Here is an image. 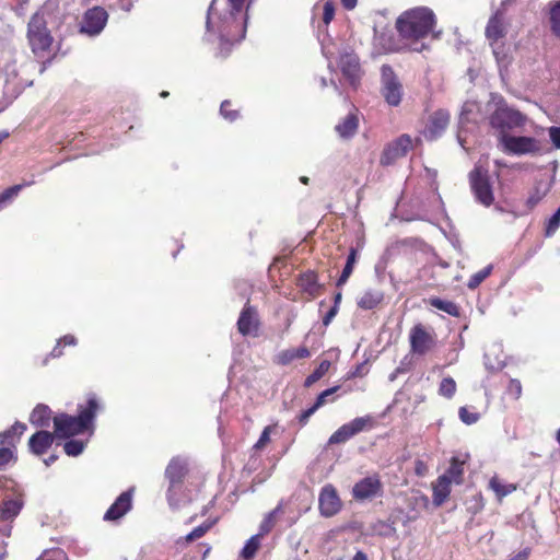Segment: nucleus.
Wrapping results in <instances>:
<instances>
[{"label":"nucleus","instance_id":"nucleus-1","mask_svg":"<svg viewBox=\"0 0 560 560\" xmlns=\"http://www.w3.org/2000/svg\"><path fill=\"white\" fill-rule=\"evenodd\" d=\"M254 0H212L206 19V38L218 39L221 51L240 43L246 34L248 8Z\"/></svg>","mask_w":560,"mask_h":560},{"label":"nucleus","instance_id":"nucleus-2","mask_svg":"<svg viewBox=\"0 0 560 560\" xmlns=\"http://www.w3.org/2000/svg\"><path fill=\"white\" fill-rule=\"evenodd\" d=\"M101 406L94 395H91L85 406H79L78 416L60 413L54 418L55 434L68 439L93 428V422Z\"/></svg>","mask_w":560,"mask_h":560},{"label":"nucleus","instance_id":"nucleus-3","mask_svg":"<svg viewBox=\"0 0 560 560\" xmlns=\"http://www.w3.org/2000/svg\"><path fill=\"white\" fill-rule=\"evenodd\" d=\"M435 23L433 11L425 7L415 8L404 12L397 19V30L405 39L418 42L427 37Z\"/></svg>","mask_w":560,"mask_h":560},{"label":"nucleus","instance_id":"nucleus-4","mask_svg":"<svg viewBox=\"0 0 560 560\" xmlns=\"http://www.w3.org/2000/svg\"><path fill=\"white\" fill-rule=\"evenodd\" d=\"M0 537H10L12 522L20 514L24 501L22 493L14 489L13 481L0 480Z\"/></svg>","mask_w":560,"mask_h":560},{"label":"nucleus","instance_id":"nucleus-5","mask_svg":"<svg viewBox=\"0 0 560 560\" xmlns=\"http://www.w3.org/2000/svg\"><path fill=\"white\" fill-rule=\"evenodd\" d=\"M48 7L40 8L34 13L27 25V39L32 51L36 56H43L52 44V36L48 30Z\"/></svg>","mask_w":560,"mask_h":560},{"label":"nucleus","instance_id":"nucleus-6","mask_svg":"<svg viewBox=\"0 0 560 560\" xmlns=\"http://www.w3.org/2000/svg\"><path fill=\"white\" fill-rule=\"evenodd\" d=\"M527 121V117L520 110L508 106L500 100L497 108L489 117L490 126L499 132V138L509 135L510 130L523 127Z\"/></svg>","mask_w":560,"mask_h":560},{"label":"nucleus","instance_id":"nucleus-7","mask_svg":"<svg viewBox=\"0 0 560 560\" xmlns=\"http://www.w3.org/2000/svg\"><path fill=\"white\" fill-rule=\"evenodd\" d=\"M187 472V462L180 457H174L165 469V477L168 480L166 492L168 504L172 508H178L180 503L179 494L182 492L183 479Z\"/></svg>","mask_w":560,"mask_h":560},{"label":"nucleus","instance_id":"nucleus-8","mask_svg":"<svg viewBox=\"0 0 560 560\" xmlns=\"http://www.w3.org/2000/svg\"><path fill=\"white\" fill-rule=\"evenodd\" d=\"M503 151L513 155H535L541 152V142L534 137L503 135L499 138Z\"/></svg>","mask_w":560,"mask_h":560},{"label":"nucleus","instance_id":"nucleus-9","mask_svg":"<svg viewBox=\"0 0 560 560\" xmlns=\"http://www.w3.org/2000/svg\"><path fill=\"white\" fill-rule=\"evenodd\" d=\"M469 183L475 199L485 207H490L494 201L492 185L488 171L476 165L469 173Z\"/></svg>","mask_w":560,"mask_h":560},{"label":"nucleus","instance_id":"nucleus-10","mask_svg":"<svg viewBox=\"0 0 560 560\" xmlns=\"http://www.w3.org/2000/svg\"><path fill=\"white\" fill-rule=\"evenodd\" d=\"M381 93L389 106H398L401 102L404 94L402 84L388 65L381 67Z\"/></svg>","mask_w":560,"mask_h":560},{"label":"nucleus","instance_id":"nucleus-11","mask_svg":"<svg viewBox=\"0 0 560 560\" xmlns=\"http://www.w3.org/2000/svg\"><path fill=\"white\" fill-rule=\"evenodd\" d=\"M108 20L107 11L101 7L89 9L81 21L80 33L88 36H96L104 30Z\"/></svg>","mask_w":560,"mask_h":560},{"label":"nucleus","instance_id":"nucleus-12","mask_svg":"<svg viewBox=\"0 0 560 560\" xmlns=\"http://www.w3.org/2000/svg\"><path fill=\"white\" fill-rule=\"evenodd\" d=\"M337 63L343 77L355 86L361 78V66L357 54L353 50L343 49L339 51Z\"/></svg>","mask_w":560,"mask_h":560},{"label":"nucleus","instance_id":"nucleus-13","mask_svg":"<svg viewBox=\"0 0 560 560\" xmlns=\"http://www.w3.org/2000/svg\"><path fill=\"white\" fill-rule=\"evenodd\" d=\"M412 148V139L408 135H401L396 140L387 144L381 155V164L388 166L394 164L398 159L405 156Z\"/></svg>","mask_w":560,"mask_h":560},{"label":"nucleus","instance_id":"nucleus-14","mask_svg":"<svg viewBox=\"0 0 560 560\" xmlns=\"http://www.w3.org/2000/svg\"><path fill=\"white\" fill-rule=\"evenodd\" d=\"M383 485L377 475L368 476L358 481L352 489V495L358 501L372 500L382 495Z\"/></svg>","mask_w":560,"mask_h":560},{"label":"nucleus","instance_id":"nucleus-15","mask_svg":"<svg viewBox=\"0 0 560 560\" xmlns=\"http://www.w3.org/2000/svg\"><path fill=\"white\" fill-rule=\"evenodd\" d=\"M411 351L423 355L434 346L433 336L422 325H416L409 335Z\"/></svg>","mask_w":560,"mask_h":560},{"label":"nucleus","instance_id":"nucleus-16","mask_svg":"<svg viewBox=\"0 0 560 560\" xmlns=\"http://www.w3.org/2000/svg\"><path fill=\"white\" fill-rule=\"evenodd\" d=\"M237 330L242 336H258L259 318L255 307L245 305L237 320Z\"/></svg>","mask_w":560,"mask_h":560},{"label":"nucleus","instance_id":"nucleus-17","mask_svg":"<svg viewBox=\"0 0 560 560\" xmlns=\"http://www.w3.org/2000/svg\"><path fill=\"white\" fill-rule=\"evenodd\" d=\"M319 510L325 517L337 514L341 508L340 499L331 485H326L319 493Z\"/></svg>","mask_w":560,"mask_h":560},{"label":"nucleus","instance_id":"nucleus-18","mask_svg":"<svg viewBox=\"0 0 560 560\" xmlns=\"http://www.w3.org/2000/svg\"><path fill=\"white\" fill-rule=\"evenodd\" d=\"M450 122V114L446 110L440 109L433 113L428 121L422 135L427 140L438 139L446 129Z\"/></svg>","mask_w":560,"mask_h":560},{"label":"nucleus","instance_id":"nucleus-19","mask_svg":"<svg viewBox=\"0 0 560 560\" xmlns=\"http://www.w3.org/2000/svg\"><path fill=\"white\" fill-rule=\"evenodd\" d=\"M132 489L122 492L104 514L105 521H117L132 508Z\"/></svg>","mask_w":560,"mask_h":560},{"label":"nucleus","instance_id":"nucleus-20","mask_svg":"<svg viewBox=\"0 0 560 560\" xmlns=\"http://www.w3.org/2000/svg\"><path fill=\"white\" fill-rule=\"evenodd\" d=\"M54 434L40 430L30 438L28 446L34 454L42 455L51 446Z\"/></svg>","mask_w":560,"mask_h":560},{"label":"nucleus","instance_id":"nucleus-21","mask_svg":"<svg viewBox=\"0 0 560 560\" xmlns=\"http://www.w3.org/2000/svg\"><path fill=\"white\" fill-rule=\"evenodd\" d=\"M359 128V118L355 114H348L339 124L336 125L335 130L342 139L352 138Z\"/></svg>","mask_w":560,"mask_h":560},{"label":"nucleus","instance_id":"nucleus-22","mask_svg":"<svg viewBox=\"0 0 560 560\" xmlns=\"http://www.w3.org/2000/svg\"><path fill=\"white\" fill-rule=\"evenodd\" d=\"M503 15L497 11L489 20L486 27V36L491 42H497L504 36Z\"/></svg>","mask_w":560,"mask_h":560},{"label":"nucleus","instance_id":"nucleus-23","mask_svg":"<svg viewBox=\"0 0 560 560\" xmlns=\"http://www.w3.org/2000/svg\"><path fill=\"white\" fill-rule=\"evenodd\" d=\"M451 482L446 479V476H440L438 480L433 483V503L436 506L442 505L451 493Z\"/></svg>","mask_w":560,"mask_h":560},{"label":"nucleus","instance_id":"nucleus-24","mask_svg":"<svg viewBox=\"0 0 560 560\" xmlns=\"http://www.w3.org/2000/svg\"><path fill=\"white\" fill-rule=\"evenodd\" d=\"M465 463L466 458L453 456L451 459L450 467L442 476H446V479L455 485H460L463 482Z\"/></svg>","mask_w":560,"mask_h":560},{"label":"nucleus","instance_id":"nucleus-25","mask_svg":"<svg viewBox=\"0 0 560 560\" xmlns=\"http://www.w3.org/2000/svg\"><path fill=\"white\" fill-rule=\"evenodd\" d=\"M384 299L381 290L369 289L358 300V306L362 310L375 308Z\"/></svg>","mask_w":560,"mask_h":560},{"label":"nucleus","instance_id":"nucleus-26","mask_svg":"<svg viewBox=\"0 0 560 560\" xmlns=\"http://www.w3.org/2000/svg\"><path fill=\"white\" fill-rule=\"evenodd\" d=\"M480 105L475 101L465 102L459 115V126L464 128L468 122H477Z\"/></svg>","mask_w":560,"mask_h":560},{"label":"nucleus","instance_id":"nucleus-27","mask_svg":"<svg viewBox=\"0 0 560 560\" xmlns=\"http://www.w3.org/2000/svg\"><path fill=\"white\" fill-rule=\"evenodd\" d=\"M50 417V408L46 405L39 404L33 409L30 416V422L35 427L45 428L49 425Z\"/></svg>","mask_w":560,"mask_h":560},{"label":"nucleus","instance_id":"nucleus-28","mask_svg":"<svg viewBox=\"0 0 560 560\" xmlns=\"http://www.w3.org/2000/svg\"><path fill=\"white\" fill-rule=\"evenodd\" d=\"M26 425L22 422L16 421L11 428L8 430L0 432V443L15 445L21 435L25 432Z\"/></svg>","mask_w":560,"mask_h":560},{"label":"nucleus","instance_id":"nucleus-29","mask_svg":"<svg viewBox=\"0 0 560 560\" xmlns=\"http://www.w3.org/2000/svg\"><path fill=\"white\" fill-rule=\"evenodd\" d=\"M18 460L15 445L0 443V471L13 466Z\"/></svg>","mask_w":560,"mask_h":560},{"label":"nucleus","instance_id":"nucleus-30","mask_svg":"<svg viewBox=\"0 0 560 560\" xmlns=\"http://www.w3.org/2000/svg\"><path fill=\"white\" fill-rule=\"evenodd\" d=\"M311 355L310 350L306 347H299L287 349L280 352L277 357L278 363L287 365L295 359H305Z\"/></svg>","mask_w":560,"mask_h":560},{"label":"nucleus","instance_id":"nucleus-31","mask_svg":"<svg viewBox=\"0 0 560 560\" xmlns=\"http://www.w3.org/2000/svg\"><path fill=\"white\" fill-rule=\"evenodd\" d=\"M299 285L311 295L318 294L320 284L318 283L317 275L314 271H307L301 275Z\"/></svg>","mask_w":560,"mask_h":560},{"label":"nucleus","instance_id":"nucleus-32","mask_svg":"<svg viewBox=\"0 0 560 560\" xmlns=\"http://www.w3.org/2000/svg\"><path fill=\"white\" fill-rule=\"evenodd\" d=\"M489 488L495 493L498 500H502L516 490V485L505 483L498 477H492L489 481Z\"/></svg>","mask_w":560,"mask_h":560},{"label":"nucleus","instance_id":"nucleus-33","mask_svg":"<svg viewBox=\"0 0 560 560\" xmlns=\"http://www.w3.org/2000/svg\"><path fill=\"white\" fill-rule=\"evenodd\" d=\"M283 513L282 502H280L272 511H270L259 525V533L261 536L271 532L276 525L277 517Z\"/></svg>","mask_w":560,"mask_h":560},{"label":"nucleus","instance_id":"nucleus-34","mask_svg":"<svg viewBox=\"0 0 560 560\" xmlns=\"http://www.w3.org/2000/svg\"><path fill=\"white\" fill-rule=\"evenodd\" d=\"M549 22L551 32L560 38V0L549 3Z\"/></svg>","mask_w":560,"mask_h":560},{"label":"nucleus","instance_id":"nucleus-35","mask_svg":"<svg viewBox=\"0 0 560 560\" xmlns=\"http://www.w3.org/2000/svg\"><path fill=\"white\" fill-rule=\"evenodd\" d=\"M355 262H357V249L351 247L349 255L347 257V262L342 269L340 277L337 280V283H336L337 287H342L348 281L349 277L351 276V273L353 271V267H354Z\"/></svg>","mask_w":560,"mask_h":560},{"label":"nucleus","instance_id":"nucleus-36","mask_svg":"<svg viewBox=\"0 0 560 560\" xmlns=\"http://www.w3.org/2000/svg\"><path fill=\"white\" fill-rule=\"evenodd\" d=\"M430 305L440 311L445 312L448 315H452V316L459 315L458 306L454 302L442 300L440 298H432L430 300Z\"/></svg>","mask_w":560,"mask_h":560},{"label":"nucleus","instance_id":"nucleus-37","mask_svg":"<svg viewBox=\"0 0 560 560\" xmlns=\"http://www.w3.org/2000/svg\"><path fill=\"white\" fill-rule=\"evenodd\" d=\"M262 536L260 534H256V535H253L246 542H245V546L243 547L242 551H241V556L248 560V559H252L255 553L257 552V550L259 549V546H260V538Z\"/></svg>","mask_w":560,"mask_h":560},{"label":"nucleus","instance_id":"nucleus-38","mask_svg":"<svg viewBox=\"0 0 560 560\" xmlns=\"http://www.w3.org/2000/svg\"><path fill=\"white\" fill-rule=\"evenodd\" d=\"M352 436H354L353 431L351 430L349 424L346 423V424L341 425L337 431H335L330 435L328 443L329 444L345 443L348 440H350Z\"/></svg>","mask_w":560,"mask_h":560},{"label":"nucleus","instance_id":"nucleus-39","mask_svg":"<svg viewBox=\"0 0 560 560\" xmlns=\"http://www.w3.org/2000/svg\"><path fill=\"white\" fill-rule=\"evenodd\" d=\"M373 418L371 416L358 417L352 421L348 422L349 427L353 431V434L357 435L373 425Z\"/></svg>","mask_w":560,"mask_h":560},{"label":"nucleus","instance_id":"nucleus-40","mask_svg":"<svg viewBox=\"0 0 560 560\" xmlns=\"http://www.w3.org/2000/svg\"><path fill=\"white\" fill-rule=\"evenodd\" d=\"M330 368V362L329 361H323L320 362V364L318 365V368L313 371L306 378H305V382H304V386L305 387H310L312 386L314 383H316L317 381H319L329 370Z\"/></svg>","mask_w":560,"mask_h":560},{"label":"nucleus","instance_id":"nucleus-41","mask_svg":"<svg viewBox=\"0 0 560 560\" xmlns=\"http://www.w3.org/2000/svg\"><path fill=\"white\" fill-rule=\"evenodd\" d=\"M456 392V382L453 377H444L439 386V394L445 398H452Z\"/></svg>","mask_w":560,"mask_h":560},{"label":"nucleus","instance_id":"nucleus-42","mask_svg":"<svg viewBox=\"0 0 560 560\" xmlns=\"http://www.w3.org/2000/svg\"><path fill=\"white\" fill-rule=\"evenodd\" d=\"M491 271H492V266L488 265L483 269L474 273L469 278L467 287L471 290L476 289L486 278H488L490 276Z\"/></svg>","mask_w":560,"mask_h":560},{"label":"nucleus","instance_id":"nucleus-43","mask_svg":"<svg viewBox=\"0 0 560 560\" xmlns=\"http://www.w3.org/2000/svg\"><path fill=\"white\" fill-rule=\"evenodd\" d=\"M546 196V190L540 186H535L530 191L526 199V205L528 209H533L535 206H537L542 198Z\"/></svg>","mask_w":560,"mask_h":560},{"label":"nucleus","instance_id":"nucleus-44","mask_svg":"<svg viewBox=\"0 0 560 560\" xmlns=\"http://www.w3.org/2000/svg\"><path fill=\"white\" fill-rule=\"evenodd\" d=\"M85 447V443L79 440H69L65 443L63 450L68 456H79Z\"/></svg>","mask_w":560,"mask_h":560},{"label":"nucleus","instance_id":"nucleus-45","mask_svg":"<svg viewBox=\"0 0 560 560\" xmlns=\"http://www.w3.org/2000/svg\"><path fill=\"white\" fill-rule=\"evenodd\" d=\"M31 185V183H26V184H20V185H14L8 189H5L2 194H0V197L1 199H3L4 203L7 205L8 202H10L15 196H18V194L20 192V190L24 187V186H28Z\"/></svg>","mask_w":560,"mask_h":560},{"label":"nucleus","instance_id":"nucleus-46","mask_svg":"<svg viewBox=\"0 0 560 560\" xmlns=\"http://www.w3.org/2000/svg\"><path fill=\"white\" fill-rule=\"evenodd\" d=\"M559 225H560V207L552 214V217L548 220V223L546 226V235L551 236L558 230Z\"/></svg>","mask_w":560,"mask_h":560},{"label":"nucleus","instance_id":"nucleus-47","mask_svg":"<svg viewBox=\"0 0 560 560\" xmlns=\"http://www.w3.org/2000/svg\"><path fill=\"white\" fill-rule=\"evenodd\" d=\"M460 420L466 424H474L478 421L479 415L470 412L466 407H460L458 411Z\"/></svg>","mask_w":560,"mask_h":560},{"label":"nucleus","instance_id":"nucleus-48","mask_svg":"<svg viewBox=\"0 0 560 560\" xmlns=\"http://www.w3.org/2000/svg\"><path fill=\"white\" fill-rule=\"evenodd\" d=\"M230 106V101H223L220 106V113L226 120L234 121L237 118V110H231Z\"/></svg>","mask_w":560,"mask_h":560},{"label":"nucleus","instance_id":"nucleus-49","mask_svg":"<svg viewBox=\"0 0 560 560\" xmlns=\"http://www.w3.org/2000/svg\"><path fill=\"white\" fill-rule=\"evenodd\" d=\"M508 394L515 399H518L522 395V384L518 380L512 378L508 385Z\"/></svg>","mask_w":560,"mask_h":560},{"label":"nucleus","instance_id":"nucleus-50","mask_svg":"<svg viewBox=\"0 0 560 560\" xmlns=\"http://www.w3.org/2000/svg\"><path fill=\"white\" fill-rule=\"evenodd\" d=\"M210 527H211L210 524H202V525L196 527L194 530H191L186 536V540L192 541V540H196V539L202 537L210 529Z\"/></svg>","mask_w":560,"mask_h":560},{"label":"nucleus","instance_id":"nucleus-51","mask_svg":"<svg viewBox=\"0 0 560 560\" xmlns=\"http://www.w3.org/2000/svg\"><path fill=\"white\" fill-rule=\"evenodd\" d=\"M338 388V386H335L322 392L314 402L315 408L319 409L322 406H324L327 402L328 397H330L335 392H337Z\"/></svg>","mask_w":560,"mask_h":560},{"label":"nucleus","instance_id":"nucleus-52","mask_svg":"<svg viewBox=\"0 0 560 560\" xmlns=\"http://www.w3.org/2000/svg\"><path fill=\"white\" fill-rule=\"evenodd\" d=\"M272 429H273V427H271V425H268L264 429L258 441L254 445V447L256 450H261L267 445V443L270 441V433H271Z\"/></svg>","mask_w":560,"mask_h":560},{"label":"nucleus","instance_id":"nucleus-53","mask_svg":"<svg viewBox=\"0 0 560 560\" xmlns=\"http://www.w3.org/2000/svg\"><path fill=\"white\" fill-rule=\"evenodd\" d=\"M335 15V5L332 2L327 1L323 7V22L325 25H328Z\"/></svg>","mask_w":560,"mask_h":560},{"label":"nucleus","instance_id":"nucleus-54","mask_svg":"<svg viewBox=\"0 0 560 560\" xmlns=\"http://www.w3.org/2000/svg\"><path fill=\"white\" fill-rule=\"evenodd\" d=\"M549 137L556 149H560V127H550Z\"/></svg>","mask_w":560,"mask_h":560},{"label":"nucleus","instance_id":"nucleus-55","mask_svg":"<svg viewBox=\"0 0 560 560\" xmlns=\"http://www.w3.org/2000/svg\"><path fill=\"white\" fill-rule=\"evenodd\" d=\"M318 408H315V405H313L312 407H310L308 409L304 410L300 416H299V422L301 425H305L310 419V417L312 415H314L316 412Z\"/></svg>","mask_w":560,"mask_h":560},{"label":"nucleus","instance_id":"nucleus-56","mask_svg":"<svg viewBox=\"0 0 560 560\" xmlns=\"http://www.w3.org/2000/svg\"><path fill=\"white\" fill-rule=\"evenodd\" d=\"M338 308L337 306H331V308L326 313V315L323 318V324L325 326H328L332 318L337 315Z\"/></svg>","mask_w":560,"mask_h":560},{"label":"nucleus","instance_id":"nucleus-57","mask_svg":"<svg viewBox=\"0 0 560 560\" xmlns=\"http://www.w3.org/2000/svg\"><path fill=\"white\" fill-rule=\"evenodd\" d=\"M58 341H60L63 345H68V346H75L77 345V339L72 335H66L61 339H59Z\"/></svg>","mask_w":560,"mask_h":560},{"label":"nucleus","instance_id":"nucleus-58","mask_svg":"<svg viewBox=\"0 0 560 560\" xmlns=\"http://www.w3.org/2000/svg\"><path fill=\"white\" fill-rule=\"evenodd\" d=\"M49 355L51 358H59L60 355H62V348L60 341L57 342L56 347L51 350Z\"/></svg>","mask_w":560,"mask_h":560},{"label":"nucleus","instance_id":"nucleus-59","mask_svg":"<svg viewBox=\"0 0 560 560\" xmlns=\"http://www.w3.org/2000/svg\"><path fill=\"white\" fill-rule=\"evenodd\" d=\"M0 560H4L7 556V542L4 541V537H0Z\"/></svg>","mask_w":560,"mask_h":560},{"label":"nucleus","instance_id":"nucleus-60","mask_svg":"<svg viewBox=\"0 0 560 560\" xmlns=\"http://www.w3.org/2000/svg\"><path fill=\"white\" fill-rule=\"evenodd\" d=\"M529 551L527 549L518 552L515 557H513L511 560H526L528 558Z\"/></svg>","mask_w":560,"mask_h":560},{"label":"nucleus","instance_id":"nucleus-61","mask_svg":"<svg viewBox=\"0 0 560 560\" xmlns=\"http://www.w3.org/2000/svg\"><path fill=\"white\" fill-rule=\"evenodd\" d=\"M341 2L346 9L352 10L355 8L358 0H341Z\"/></svg>","mask_w":560,"mask_h":560},{"label":"nucleus","instance_id":"nucleus-62","mask_svg":"<svg viewBox=\"0 0 560 560\" xmlns=\"http://www.w3.org/2000/svg\"><path fill=\"white\" fill-rule=\"evenodd\" d=\"M352 560H368V556L362 550H358L355 555L353 556Z\"/></svg>","mask_w":560,"mask_h":560},{"label":"nucleus","instance_id":"nucleus-63","mask_svg":"<svg viewBox=\"0 0 560 560\" xmlns=\"http://www.w3.org/2000/svg\"><path fill=\"white\" fill-rule=\"evenodd\" d=\"M58 456L52 454L50 456H48L46 459H44V463L46 466H50L51 464H54L56 460H57Z\"/></svg>","mask_w":560,"mask_h":560},{"label":"nucleus","instance_id":"nucleus-64","mask_svg":"<svg viewBox=\"0 0 560 560\" xmlns=\"http://www.w3.org/2000/svg\"><path fill=\"white\" fill-rule=\"evenodd\" d=\"M341 298H342L341 292H337L335 294V298H334V305L332 306H337V308H339V304L341 302Z\"/></svg>","mask_w":560,"mask_h":560}]
</instances>
